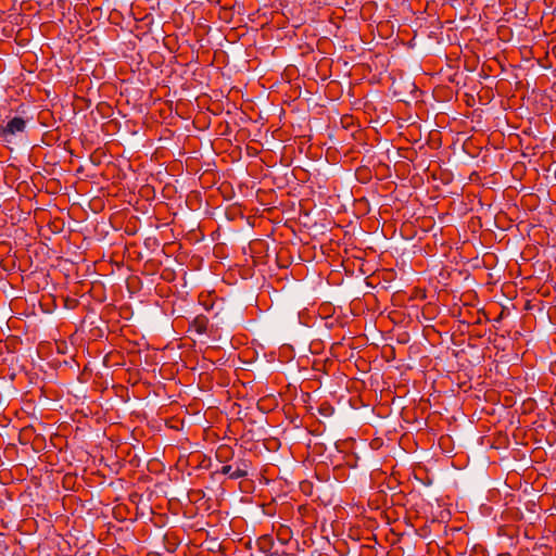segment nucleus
<instances>
[{
	"label": "nucleus",
	"mask_w": 556,
	"mask_h": 556,
	"mask_svg": "<svg viewBox=\"0 0 556 556\" xmlns=\"http://www.w3.org/2000/svg\"><path fill=\"white\" fill-rule=\"evenodd\" d=\"M256 544L265 556H289L282 544H276L270 535L260 536Z\"/></svg>",
	"instance_id": "1"
},
{
	"label": "nucleus",
	"mask_w": 556,
	"mask_h": 556,
	"mask_svg": "<svg viewBox=\"0 0 556 556\" xmlns=\"http://www.w3.org/2000/svg\"><path fill=\"white\" fill-rule=\"evenodd\" d=\"M25 128L26 121L20 116H15L10 119L4 127H2L1 134L7 140H9V137L15 136L18 132H23Z\"/></svg>",
	"instance_id": "2"
},
{
	"label": "nucleus",
	"mask_w": 556,
	"mask_h": 556,
	"mask_svg": "<svg viewBox=\"0 0 556 556\" xmlns=\"http://www.w3.org/2000/svg\"><path fill=\"white\" fill-rule=\"evenodd\" d=\"M250 463L245 459H238L235 463V470L233 473H231V479L237 480L241 478H245L248 476Z\"/></svg>",
	"instance_id": "3"
},
{
	"label": "nucleus",
	"mask_w": 556,
	"mask_h": 556,
	"mask_svg": "<svg viewBox=\"0 0 556 556\" xmlns=\"http://www.w3.org/2000/svg\"><path fill=\"white\" fill-rule=\"evenodd\" d=\"M208 326V319L204 315H198L191 323L190 328L194 330L198 334H203L206 332Z\"/></svg>",
	"instance_id": "4"
},
{
	"label": "nucleus",
	"mask_w": 556,
	"mask_h": 556,
	"mask_svg": "<svg viewBox=\"0 0 556 556\" xmlns=\"http://www.w3.org/2000/svg\"><path fill=\"white\" fill-rule=\"evenodd\" d=\"M235 452L229 445H220L216 453L215 457L220 463H227L233 458Z\"/></svg>",
	"instance_id": "5"
},
{
	"label": "nucleus",
	"mask_w": 556,
	"mask_h": 556,
	"mask_svg": "<svg viewBox=\"0 0 556 556\" xmlns=\"http://www.w3.org/2000/svg\"><path fill=\"white\" fill-rule=\"evenodd\" d=\"M233 466L232 465H224L217 472L222 475H227L231 479V473H233Z\"/></svg>",
	"instance_id": "6"
}]
</instances>
